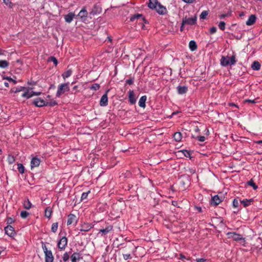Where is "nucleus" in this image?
Returning <instances> with one entry per match:
<instances>
[{
	"label": "nucleus",
	"instance_id": "nucleus-32",
	"mask_svg": "<svg viewBox=\"0 0 262 262\" xmlns=\"http://www.w3.org/2000/svg\"><path fill=\"white\" fill-rule=\"evenodd\" d=\"M23 204L24 208L26 209H29L31 208L32 204L28 199L24 201Z\"/></svg>",
	"mask_w": 262,
	"mask_h": 262
},
{
	"label": "nucleus",
	"instance_id": "nucleus-25",
	"mask_svg": "<svg viewBox=\"0 0 262 262\" xmlns=\"http://www.w3.org/2000/svg\"><path fill=\"white\" fill-rule=\"evenodd\" d=\"M146 96L145 95V96H142L139 101V105L141 107H143L144 108L146 106L145 105V102H146Z\"/></svg>",
	"mask_w": 262,
	"mask_h": 262
},
{
	"label": "nucleus",
	"instance_id": "nucleus-29",
	"mask_svg": "<svg viewBox=\"0 0 262 262\" xmlns=\"http://www.w3.org/2000/svg\"><path fill=\"white\" fill-rule=\"evenodd\" d=\"M149 2L148 4V7L151 9L156 7V4H158V0H149Z\"/></svg>",
	"mask_w": 262,
	"mask_h": 262
},
{
	"label": "nucleus",
	"instance_id": "nucleus-47",
	"mask_svg": "<svg viewBox=\"0 0 262 262\" xmlns=\"http://www.w3.org/2000/svg\"><path fill=\"white\" fill-rule=\"evenodd\" d=\"M63 260L64 261H67L69 259V255L67 252H66L64 253L63 257H62Z\"/></svg>",
	"mask_w": 262,
	"mask_h": 262
},
{
	"label": "nucleus",
	"instance_id": "nucleus-21",
	"mask_svg": "<svg viewBox=\"0 0 262 262\" xmlns=\"http://www.w3.org/2000/svg\"><path fill=\"white\" fill-rule=\"evenodd\" d=\"M188 91V88L186 86H178L177 87L178 93L180 95L185 94Z\"/></svg>",
	"mask_w": 262,
	"mask_h": 262
},
{
	"label": "nucleus",
	"instance_id": "nucleus-60",
	"mask_svg": "<svg viewBox=\"0 0 262 262\" xmlns=\"http://www.w3.org/2000/svg\"><path fill=\"white\" fill-rule=\"evenodd\" d=\"M3 79H6V80H8L9 82H11V81L12 80V78H11L10 77H8V76H4Z\"/></svg>",
	"mask_w": 262,
	"mask_h": 262
},
{
	"label": "nucleus",
	"instance_id": "nucleus-31",
	"mask_svg": "<svg viewBox=\"0 0 262 262\" xmlns=\"http://www.w3.org/2000/svg\"><path fill=\"white\" fill-rule=\"evenodd\" d=\"M182 134L180 132H177L173 135V138L177 142H180L182 139Z\"/></svg>",
	"mask_w": 262,
	"mask_h": 262
},
{
	"label": "nucleus",
	"instance_id": "nucleus-58",
	"mask_svg": "<svg viewBox=\"0 0 262 262\" xmlns=\"http://www.w3.org/2000/svg\"><path fill=\"white\" fill-rule=\"evenodd\" d=\"M245 102L251 103H255L256 101L255 100L251 99H246L245 100Z\"/></svg>",
	"mask_w": 262,
	"mask_h": 262
},
{
	"label": "nucleus",
	"instance_id": "nucleus-54",
	"mask_svg": "<svg viewBox=\"0 0 262 262\" xmlns=\"http://www.w3.org/2000/svg\"><path fill=\"white\" fill-rule=\"evenodd\" d=\"M197 139L200 142H204L205 140V137L203 136L197 137Z\"/></svg>",
	"mask_w": 262,
	"mask_h": 262
},
{
	"label": "nucleus",
	"instance_id": "nucleus-50",
	"mask_svg": "<svg viewBox=\"0 0 262 262\" xmlns=\"http://www.w3.org/2000/svg\"><path fill=\"white\" fill-rule=\"evenodd\" d=\"M3 2L10 8H12V3L10 0H3Z\"/></svg>",
	"mask_w": 262,
	"mask_h": 262
},
{
	"label": "nucleus",
	"instance_id": "nucleus-6",
	"mask_svg": "<svg viewBox=\"0 0 262 262\" xmlns=\"http://www.w3.org/2000/svg\"><path fill=\"white\" fill-rule=\"evenodd\" d=\"M197 17L195 15L194 17L187 18L185 17L182 20V25H193L196 23Z\"/></svg>",
	"mask_w": 262,
	"mask_h": 262
},
{
	"label": "nucleus",
	"instance_id": "nucleus-62",
	"mask_svg": "<svg viewBox=\"0 0 262 262\" xmlns=\"http://www.w3.org/2000/svg\"><path fill=\"white\" fill-rule=\"evenodd\" d=\"M77 88H78V86L77 85H75L73 87V91H75V93L77 92L78 91H77Z\"/></svg>",
	"mask_w": 262,
	"mask_h": 262
},
{
	"label": "nucleus",
	"instance_id": "nucleus-56",
	"mask_svg": "<svg viewBox=\"0 0 262 262\" xmlns=\"http://www.w3.org/2000/svg\"><path fill=\"white\" fill-rule=\"evenodd\" d=\"M196 262H207V260L205 258H198L196 259Z\"/></svg>",
	"mask_w": 262,
	"mask_h": 262
},
{
	"label": "nucleus",
	"instance_id": "nucleus-27",
	"mask_svg": "<svg viewBox=\"0 0 262 262\" xmlns=\"http://www.w3.org/2000/svg\"><path fill=\"white\" fill-rule=\"evenodd\" d=\"M189 47L191 51H194L197 49L196 42L194 40H191L189 43Z\"/></svg>",
	"mask_w": 262,
	"mask_h": 262
},
{
	"label": "nucleus",
	"instance_id": "nucleus-39",
	"mask_svg": "<svg viewBox=\"0 0 262 262\" xmlns=\"http://www.w3.org/2000/svg\"><path fill=\"white\" fill-rule=\"evenodd\" d=\"M58 223H54L52 225L51 230L53 232L55 233L57 231Z\"/></svg>",
	"mask_w": 262,
	"mask_h": 262
},
{
	"label": "nucleus",
	"instance_id": "nucleus-3",
	"mask_svg": "<svg viewBox=\"0 0 262 262\" xmlns=\"http://www.w3.org/2000/svg\"><path fill=\"white\" fill-rule=\"evenodd\" d=\"M227 235L229 238H232L234 241H238L239 243L243 246L245 245V239L242 235L236 233L235 232H228Z\"/></svg>",
	"mask_w": 262,
	"mask_h": 262
},
{
	"label": "nucleus",
	"instance_id": "nucleus-14",
	"mask_svg": "<svg viewBox=\"0 0 262 262\" xmlns=\"http://www.w3.org/2000/svg\"><path fill=\"white\" fill-rule=\"evenodd\" d=\"M113 227L112 225L106 226L105 228L100 229L99 230V233H101V236L105 235L111 231L113 230Z\"/></svg>",
	"mask_w": 262,
	"mask_h": 262
},
{
	"label": "nucleus",
	"instance_id": "nucleus-42",
	"mask_svg": "<svg viewBox=\"0 0 262 262\" xmlns=\"http://www.w3.org/2000/svg\"><path fill=\"white\" fill-rule=\"evenodd\" d=\"M100 88V85L98 83H94L93 84L91 87H90V89L91 90H94V91H97L98 90H99Z\"/></svg>",
	"mask_w": 262,
	"mask_h": 262
},
{
	"label": "nucleus",
	"instance_id": "nucleus-30",
	"mask_svg": "<svg viewBox=\"0 0 262 262\" xmlns=\"http://www.w3.org/2000/svg\"><path fill=\"white\" fill-rule=\"evenodd\" d=\"M251 68H252L253 70L257 71L260 69V64L258 61H255L253 62L251 66Z\"/></svg>",
	"mask_w": 262,
	"mask_h": 262
},
{
	"label": "nucleus",
	"instance_id": "nucleus-5",
	"mask_svg": "<svg viewBox=\"0 0 262 262\" xmlns=\"http://www.w3.org/2000/svg\"><path fill=\"white\" fill-rule=\"evenodd\" d=\"M32 90V88H26L24 93L21 95L22 97L29 99L34 96H38L41 94L40 92H33Z\"/></svg>",
	"mask_w": 262,
	"mask_h": 262
},
{
	"label": "nucleus",
	"instance_id": "nucleus-1",
	"mask_svg": "<svg viewBox=\"0 0 262 262\" xmlns=\"http://www.w3.org/2000/svg\"><path fill=\"white\" fill-rule=\"evenodd\" d=\"M236 62L235 54H233L231 57L222 56L221 59V64L224 67H226L228 65H234Z\"/></svg>",
	"mask_w": 262,
	"mask_h": 262
},
{
	"label": "nucleus",
	"instance_id": "nucleus-37",
	"mask_svg": "<svg viewBox=\"0 0 262 262\" xmlns=\"http://www.w3.org/2000/svg\"><path fill=\"white\" fill-rule=\"evenodd\" d=\"M208 15V11L204 10L202 12L200 15V19H205L206 18L207 16Z\"/></svg>",
	"mask_w": 262,
	"mask_h": 262
},
{
	"label": "nucleus",
	"instance_id": "nucleus-26",
	"mask_svg": "<svg viewBox=\"0 0 262 262\" xmlns=\"http://www.w3.org/2000/svg\"><path fill=\"white\" fill-rule=\"evenodd\" d=\"M254 202L253 199H251L249 200L245 199L243 200H241V203L244 205L245 207H246L251 204L252 203Z\"/></svg>",
	"mask_w": 262,
	"mask_h": 262
},
{
	"label": "nucleus",
	"instance_id": "nucleus-59",
	"mask_svg": "<svg viewBox=\"0 0 262 262\" xmlns=\"http://www.w3.org/2000/svg\"><path fill=\"white\" fill-rule=\"evenodd\" d=\"M184 2L187 4H192L194 2L195 0H182Z\"/></svg>",
	"mask_w": 262,
	"mask_h": 262
},
{
	"label": "nucleus",
	"instance_id": "nucleus-36",
	"mask_svg": "<svg viewBox=\"0 0 262 262\" xmlns=\"http://www.w3.org/2000/svg\"><path fill=\"white\" fill-rule=\"evenodd\" d=\"M17 169H18V171L20 173H24L25 167H24V166H23V165L22 164L18 163L17 164Z\"/></svg>",
	"mask_w": 262,
	"mask_h": 262
},
{
	"label": "nucleus",
	"instance_id": "nucleus-20",
	"mask_svg": "<svg viewBox=\"0 0 262 262\" xmlns=\"http://www.w3.org/2000/svg\"><path fill=\"white\" fill-rule=\"evenodd\" d=\"M75 16V14L73 12H70L68 14L64 16V19L66 22L68 23H70L73 19L74 17Z\"/></svg>",
	"mask_w": 262,
	"mask_h": 262
},
{
	"label": "nucleus",
	"instance_id": "nucleus-35",
	"mask_svg": "<svg viewBox=\"0 0 262 262\" xmlns=\"http://www.w3.org/2000/svg\"><path fill=\"white\" fill-rule=\"evenodd\" d=\"M247 184L252 186L254 190H256L258 188L257 186L255 184L252 179H251L250 181H249L247 182Z\"/></svg>",
	"mask_w": 262,
	"mask_h": 262
},
{
	"label": "nucleus",
	"instance_id": "nucleus-8",
	"mask_svg": "<svg viewBox=\"0 0 262 262\" xmlns=\"http://www.w3.org/2000/svg\"><path fill=\"white\" fill-rule=\"evenodd\" d=\"M5 233L10 237H14L16 235V232L14 228L11 225H8L5 227Z\"/></svg>",
	"mask_w": 262,
	"mask_h": 262
},
{
	"label": "nucleus",
	"instance_id": "nucleus-48",
	"mask_svg": "<svg viewBox=\"0 0 262 262\" xmlns=\"http://www.w3.org/2000/svg\"><path fill=\"white\" fill-rule=\"evenodd\" d=\"M238 204L239 203L237 199H234L232 202L233 206L234 208H237L238 206Z\"/></svg>",
	"mask_w": 262,
	"mask_h": 262
},
{
	"label": "nucleus",
	"instance_id": "nucleus-10",
	"mask_svg": "<svg viewBox=\"0 0 262 262\" xmlns=\"http://www.w3.org/2000/svg\"><path fill=\"white\" fill-rule=\"evenodd\" d=\"M107 91L102 95L100 101V105L105 106L108 104Z\"/></svg>",
	"mask_w": 262,
	"mask_h": 262
},
{
	"label": "nucleus",
	"instance_id": "nucleus-44",
	"mask_svg": "<svg viewBox=\"0 0 262 262\" xmlns=\"http://www.w3.org/2000/svg\"><path fill=\"white\" fill-rule=\"evenodd\" d=\"M182 152H183L185 157L187 158H191V154L189 151H188L187 150H182Z\"/></svg>",
	"mask_w": 262,
	"mask_h": 262
},
{
	"label": "nucleus",
	"instance_id": "nucleus-28",
	"mask_svg": "<svg viewBox=\"0 0 262 262\" xmlns=\"http://www.w3.org/2000/svg\"><path fill=\"white\" fill-rule=\"evenodd\" d=\"M52 213V209L50 207H47L45 209V215L47 218H50Z\"/></svg>",
	"mask_w": 262,
	"mask_h": 262
},
{
	"label": "nucleus",
	"instance_id": "nucleus-4",
	"mask_svg": "<svg viewBox=\"0 0 262 262\" xmlns=\"http://www.w3.org/2000/svg\"><path fill=\"white\" fill-rule=\"evenodd\" d=\"M69 90L70 87L69 82L61 84L58 87L56 96L59 97L64 92H69Z\"/></svg>",
	"mask_w": 262,
	"mask_h": 262
},
{
	"label": "nucleus",
	"instance_id": "nucleus-12",
	"mask_svg": "<svg viewBox=\"0 0 262 262\" xmlns=\"http://www.w3.org/2000/svg\"><path fill=\"white\" fill-rule=\"evenodd\" d=\"M93 227V225L88 223H84L81 225V231L88 232L90 231Z\"/></svg>",
	"mask_w": 262,
	"mask_h": 262
},
{
	"label": "nucleus",
	"instance_id": "nucleus-64",
	"mask_svg": "<svg viewBox=\"0 0 262 262\" xmlns=\"http://www.w3.org/2000/svg\"><path fill=\"white\" fill-rule=\"evenodd\" d=\"M194 131L196 132V133H198L200 132V129L199 128H198V127L196 126L195 129H194Z\"/></svg>",
	"mask_w": 262,
	"mask_h": 262
},
{
	"label": "nucleus",
	"instance_id": "nucleus-51",
	"mask_svg": "<svg viewBox=\"0 0 262 262\" xmlns=\"http://www.w3.org/2000/svg\"><path fill=\"white\" fill-rule=\"evenodd\" d=\"M134 78H130L128 79H127L126 81H125V82L126 83L129 84V85H131L133 83V82H134Z\"/></svg>",
	"mask_w": 262,
	"mask_h": 262
},
{
	"label": "nucleus",
	"instance_id": "nucleus-15",
	"mask_svg": "<svg viewBox=\"0 0 262 262\" xmlns=\"http://www.w3.org/2000/svg\"><path fill=\"white\" fill-rule=\"evenodd\" d=\"M40 163V160L36 157H34L32 159L31 161V169L38 167Z\"/></svg>",
	"mask_w": 262,
	"mask_h": 262
},
{
	"label": "nucleus",
	"instance_id": "nucleus-38",
	"mask_svg": "<svg viewBox=\"0 0 262 262\" xmlns=\"http://www.w3.org/2000/svg\"><path fill=\"white\" fill-rule=\"evenodd\" d=\"M15 158L13 156L9 155L7 158L8 162L10 164H13L15 162Z\"/></svg>",
	"mask_w": 262,
	"mask_h": 262
},
{
	"label": "nucleus",
	"instance_id": "nucleus-22",
	"mask_svg": "<svg viewBox=\"0 0 262 262\" xmlns=\"http://www.w3.org/2000/svg\"><path fill=\"white\" fill-rule=\"evenodd\" d=\"M141 18L145 23H146V20L145 18L143 16L142 14H135L134 16H132L130 18V20L131 21H134L136 19H140Z\"/></svg>",
	"mask_w": 262,
	"mask_h": 262
},
{
	"label": "nucleus",
	"instance_id": "nucleus-45",
	"mask_svg": "<svg viewBox=\"0 0 262 262\" xmlns=\"http://www.w3.org/2000/svg\"><path fill=\"white\" fill-rule=\"evenodd\" d=\"M225 25L224 21H221L219 24V27L221 30L224 31L225 29Z\"/></svg>",
	"mask_w": 262,
	"mask_h": 262
},
{
	"label": "nucleus",
	"instance_id": "nucleus-19",
	"mask_svg": "<svg viewBox=\"0 0 262 262\" xmlns=\"http://www.w3.org/2000/svg\"><path fill=\"white\" fill-rule=\"evenodd\" d=\"M88 15V13L85 7H83L81 10L79 12L78 14V16L80 17L81 19H85L87 17Z\"/></svg>",
	"mask_w": 262,
	"mask_h": 262
},
{
	"label": "nucleus",
	"instance_id": "nucleus-40",
	"mask_svg": "<svg viewBox=\"0 0 262 262\" xmlns=\"http://www.w3.org/2000/svg\"><path fill=\"white\" fill-rule=\"evenodd\" d=\"M57 104V103L56 101L53 100L50 102H46V106H54Z\"/></svg>",
	"mask_w": 262,
	"mask_h": 262
},
{
	"label": "nucleus",
	"instance_id": "nucleus-17",
	"mask_svg": "<svg viewBox=\"0 0 262 262\" xmlns=\"http://www.w3.org/2000/svg\"><path fill=\"white\" fill-rule=\"evenodd\" d=\"M102 8L99 4H96L94 5L93 8L92 9V13L93 15L99 14L101 12Z\"/></svg>",
	"mask_w": 262,
	"mask_h": 262
},
{
	"label": "nucleus",
	"instance_id": "nucleus-61",
	"mask_svg": "<svg viewBox=\"0 0 262 262\" xmlns=\"http://www.w3.org/2000/svg\"><path fill=\"white\" fill-rule=\"evenodd\" d=\"M226 16H227V14H222L220 16V18L221 19H222V18H224V17H225Z\"/></svg>",
	"mask_w": 262,
	"mask_h": 262
},
{
	"label": "nucleus",
	"instance_id": "nucleus-55",
	"mask_svg": "<svg viewBox=\"0 0 262 262\" xmlns=\"http://www.w3.org/2000/svg\"><path fill=\"white\" fill-rule=\"evenodd\" d=\"M123 258L124 259L127 260L132 258L130 254H123Z\"/></svg>",
	"mask_w": 262,
	"mask_h": 262
},
{
	"label": "nucleus",
	"instance_id": "nucleus-43",
	"mask_svg": "<svg viewBox=\"0 0 262 262\" xmlns=\"http://www.w3.org/2000/svg\"><path fill=\"white\" fill-rule=\"evenodd\" d=\"M29 213L26 211H21L20 212V216L23 219H26Z\"/></svg>",
	"mask_w": 262,
	"mask_h": 262
},
{
	"label": "nucleus",
	"instance_id": "nucleus-2",
	"mask_svg": "<svg viewBox=\"0 0 262 262\" xmlns=\"http://www.w3.org/2000/svg\"><path fill=\"white\" fill-rule=\"evenodd\" d=\"M42 248L45 253V262H53L54 256L51 250H48L46 245L42 243Z\"/></svg>",
	"mask_w": 262,
	"mask_h": 262
},
{
	"label": "nucleus",
	"instance_id": "nucleus-9",
	"mask_svg": "<svg viewBox=\"0 0 262 262\" xmlns=\"http://www.w3.org/2000/svg\"><path fill=\"white\" fill-rule=\"evenodd\" d=\"M68 239L65 236L62 237L58 243V247L60 250H64L67 245Z\"/></svg>",
	"mask_w": 262,
	"mask_h": 262
},
{
	"label": "nucleus",
	"instance_id": "nucleus-63",
	"mask_svg": "<svg viewBox=\"0 0 262 262\" xmlns=\"http://www.w3.org/2000/svg\"><path fill=\"white\" fill-rule=\"evenodd\" d=\"M36 82H34V81H31V82H29L28 81V83L30 85H35L36 84Z\"/></svg>",
	"mask_w": 262,
	"mask_h": 262
},
{
	"label": "nucleus",
	"instance_id": "nucleus-34",
	"mask_svg": "<svg viewBox=\"0 0 262 262\" xmlns=\"http://www.w3.org/2000/svg\"><path fill=\"white\" fill-rule=\"evenodd\" d=\"M9 65V62L6 60H0V68H6Z\"/></svg>",
	"mask_w": 262,
	"mask_h": 262
},
{
	"label": "nucleus",
	"instance_id": "nucleus-11",
	"mask_svg": "<svg viewBox=\"0 0 262 262\" xmlns=\"http://www.w3.org/2000/svg\"><path fill=\"white\" fill-rule=\"evenodd\" d=\"M128 98L129 102L130 104H134L136 102V98L134 92L132 90H129L128 92Z\"/></svg>",
	"mask_w": 262,
	"mask_h": 262
},
{
	"label": "nucleus",
	"instance_id": "nucleus-24",
	"mask_svg": "<svg viewBox=\"0 0 262 262\" xmlns=\"http://www.w3.org/2000/svg\"><path fill=\"white\" fill-rule=\"evenodd\" d=\"M81 257H80V254L79 253L75 252L74 253L71 257L72 262H76L77 260H79Z\"/></svg>",
	"mask_w": 262,
	"mask_h": 262
},
{
	"label": "nucleus",
	"instance_id": "nucleus-33",
	"mask_svg": "<svg viewBox=\"0 0 262 262\" xmlns=\"http://www.w3.org/2000/svg\"><path fill=\"white\" fill-rule=\"evenodd\" d=\"M72 71L71 69L68 70V71H67L66 72L62 74V76L63 78L65 79L66 78L70 77L72 75Z\"/></svg>",
	"mask_w": 262,
	"mask_h": 262
},
{
	"label": "nucleus",
	"instance_id": "nucleus-46",
	"mask_svg": "<svg viewBox=\"0 0 262 262\" xmlns=\"http://www.w3.org/2000/svg\"><path fill=\"white\" fill-rule=\"evenodd\" d=\"M26 87L20 86L18 88H16V89L15 91H12V92H13L15 93H17L20 91H25V90H26Z\"/></svg>",
	"mask_w": 262,
	"mask_h": 262
},
{
	"label": "nucleus",
	"instance_id": "nucleus-41",
	"mask_svg": "<svg viewBox=\"0 0 262 262\" xmlns=\"http://www.w3.org/2000/svg\"><path fill=\"white\" fill-rule=\"evenodd\" d=\"M90 193V191H88L86 192L82 193L81 197V201H82L87 199L88 194Z\"/></svg>",
	"mask_w": 262,
	"mask_h": 262
},
{
	"label": "nucleus",
	"instance_id": "nucleus-13",
	"mask_svg": "<svg viewBox=\"0 0 262 262\" xmlns=\"http://www.w3.org/2000/svg\"><path fill=\"white\" fill-rule=\"evenodd\" d=\"M33 103L37 107H42L43 106H46V101H45L43 99H41L40 98H38L35 99Z\"/></svg>",
	"mask_w": 262,
	"mask_h": 262
},
{
	"label": "nucleus",
	"instance_id": "nucleus-18",
	"mask_svg": "<svg viewBox=\"0 0 262 262\" xmlns=\"http://www.w3.org/2000/svg\"><path fill=\"white\" fill-rule=\"evenodd\" d=\"M222 202L221 199L219 198L218 195H215L212 198L211 201V204L214 206H217Z\"/></svg>",
	"mask_w": 262,
	"mask_h": 262
},
{
	"label": "nucleus",
	"instance_id": "nucleus-23",
	"mask_svg": "<svg viewBox=\"0 0 262 262\" xmlns=\"http://www.w3.org/2000/svg\"><path fill=\"white\" fill-rule=\"evenodd\" d=\"M76 216L73 214H70L68 216V221H67V225H70L74 223V222L76 220Z\"/></svg>",
	"mask_w": 262,
	"mask_h": 262
},
{
	"label": "nucleus",
	"instance_id": "nucleus-7",
	"mask_svg": "<svg viewBox=\"0 0 262 262\" xmlns=\"http://www.w3.org/2000/svg\"><path fill=\"white\" fill-rule=\"evenodd\" d=\"M154 9H156L157 13L160 15H164L167 12L166 8L158 2V4H156V7Z\"/></svg>",
	"mask_w": 262,
	"mask_h": 262
},
{
	"label": "nucleus",
	"instance_id": "nucleus-53",
	"mask_svg": "<svg viewBox=\"0 0 262 262\" xmlns=\"http://www.w3.org/2000/svg\"><path fill=\"white\" fill-rule=\"evenodd\" d=\"M217 31V29L215 27H212L210 29V33L211 34L215 33Z\"/></svg>",
	"mask_w": 262,
	"mask_h": 262
},
{
	"label": "nucleus",
	"instance_id": "nucleus-16",
	"mask_svg": "<svg viewBox=\"0 0 262 262\" xmlns=\"http://www.w3.org/2000/svg\"><path fill=\"white\" fill-rule=\"evenodd\" d=\"M256 19L257 17L255 14H251L249 17V18L246 21V24L247 26L253 25L255 23Z\"/></svg>",
	"mask_w": 262,
	"mask_h": 262
},
{
	"label": "nucleus",
	"instance_id": "nucleus-52",
	"mask_svg": "<svg viewBox=\"0 0 262 262\" xmlns=\"http://www.w3.org/2000/svg\"><path fill=\"white\" fill-rule=\"evenodd\" d=\"M50 60L53 61L54 64L55 65H56V66L58 63V61H57V59L55 57H53V56L51 57H50Z\"/></svg>",
	"mask_w": 262,
	"mask_h": 262
},
{
	"label": "nucleus",
	"instance_id": "nucleus-49",
	"mask_svg": "<svg viewBox=\"0 0 262 262\" xmlns=\"http://www.w3.org/2000/svg\"><path fill=\"white\" fill-rule=\"evenodd\" d=\"M14 222V220L12 217H8L7 218V223L9 224L8 225H10V224H12Z\"/></svg>",
	"mask_w": 262,
	"mask_h": 262
},
{
	"label": "nucleus",
	"instance_id": "nucleus-57",
	"mask_svg": "<svg viewBox=\"0 0 262 262\" xmlns=\"http://www.w3.org/2000/svg\"><path fill=\"white\" fill-rule=\"evenodd\" d=\"M187 171L190 174H193L195 172V170L193 168H188Z\"/></svg>",
	"mask_w": 262,
	"mask_h": 262
}]
</instances>
